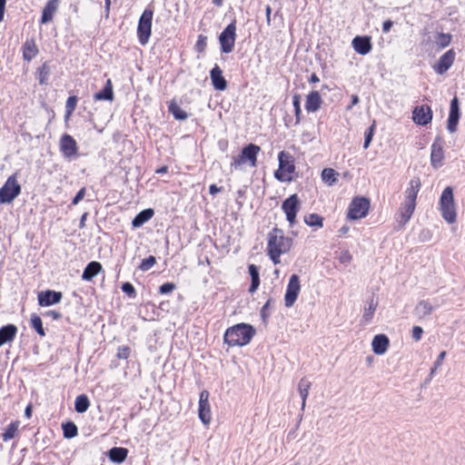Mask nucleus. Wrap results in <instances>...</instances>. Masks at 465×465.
<instances>
[{"label": "nucleus", "instance_id": "nucleus-1", "mask_svg": "<svg viewBox=\"0 0 465 465\" xmlns=\"http://www.w3.org/2000/svg\"><path fill=\"white\" fill-rule=\"evenodd\" d=\"M267 240V254L273 264H279L281 262V255L287 253L291 250L292 240L286 237L283 232L278 228L272 229L268 233Z\"/></svg>", "mask_w": 465, "mask_h": 465}, {"label": "nucleus", "instance_id": "nucleus-2", "mask_svg": "<svg viewBox=\"0 0 465 465\" xmlns=\"http://www.w3.org/2000/svg\"><path fill=\"white\" fill-rule=\"evenodd\" d=\"M421 187V182L419 177H413L409 182V185L405 190V197L401 207L399 208L400 224L401 227L411 220L417 204V196Z\"/></svg>", "mask_w": 465, "mask_h": 465}, {"label": "nucleus", "instance_id": "nucleus-3", "mask_svg": "<svg viewBox=\"0 0 465 465\" xmlns=\"http://www.w3.org/2000/svg\"><path fill=\"white\" fill-rule=\"evenodd\" d=\"M439 204L443 220L449 224L455 223L457 222V211L452 187L447 186L442 191Z\"/></svg>", "mask_w": 465, "mask_h": 465}, {"label": "nucleus", "instance_id": "nucleus-4", "mask_svg": "<svg viewBox=\"0 0 465 465\" xmlns=\"http://www.w3.org/2000/svg\"><path fill=\"white\" fill-rule=\"evenodd\" d=\"M278 161L279 168L274 173L275 177L282 182H290L295 170L292 156L290 153L282 151L278 154Z\"/></svg>", "mask_w": 465, "mask_h": 465}, {"label": "nucleus", "instance_id": "nucleus-5", "mask_svg": "<svg viewBox=\"0 0 465 465\" xmlns=\"http://www.w3.org/2000/svg\"><path fill=\"white\" fill-rule=\"evenodd\" d=\"M153 16V9L147 7L141 15L138 26L137 36L141 45H144L148 43L152 34V20Z\"/></svg>", "mask_w": 465, "mask_h": 465}, {"label": "nucleus", "instance_id": "nucleus-6", "mask_svg": "<svg viewBox=\"0 0 465 465\" xmlns=\"http://www.w3.org/2000/svg\"><path fill=\"white\" fill-rule=\"evenodd\" d=\"M370 209V201L366 197L357 196L354 197L347 212V219L355 221L367 216Z\"/></svg>", "mask_w": 465, "mask_h": 465}, {"label": "nucleus", "instance_id": "nucleus-7", "mask_svg": "<svg viewBox=\"0 0 465 465\" xmlns=\"http://www.w3.org/2000/svg\"><path fill=\"white\" fill-rule=\"evenodd\" d=\"M261 151L260 146L250 143L246 145L237 159H234V169L248 165L251 168L256 166L257 154Z\"/></svg>", "mask_w": 465, "mask_h": 465}, {"label": "nucleus", "instance_id": "nucleus-8", "mask_svg": "<svg viewBox=\"0 0 465 465\" xmlns=\"http://www.w3.org/2000/svg\"><path fill=\"white\" fill-rule=\"evenodd\" d=\"M20 193L21 186L17 183L16 174H12L0 188V203H11Z\"/></svg>", "mask_w": 465, "mask_h": 465}, {"label": "nucleus", "instance_id": "nucleus-9", "mask_svg": "<svg viewBox=\"0 0 465 465\" xmlns=\"http://www.w3.org/2000/svg\"><path fill=\"white\" fill-rule=\"evenodd\" d=\"M254 327L248 323L234 324V345L245 346L255 335Z\"/></svg>", "mask_w": 465, "mask_h": 465}, {"label": "nucleus", "instance_id": "nucleus-10", "mask_svg": "<svg viewBox=\"0 0 465 465\" xmlns=\"http://www.w3.org/2000/svg\"><path fill=\"white\" fill-rule=\"evenodd\" d=\"M59 148L64 158L72 160L78 155V145L74 138L68 134H64L59 142Z\"/></svg>", "mask_w": 465, "mask_h": 465}, {"label": "nucleus", "instance_id": "nucleus-11", "mask_svg": "<svg viewBox=\"0 0 465 465\" xmlns=\"http://www.w3.org/2000/svg\"><path fill=\"white\" fill-rule=\"evenodd\" d=\"M300 292V278L297 274H292L289 279L286 292L284 295V304L287 308L292 307L295 303Z\"/></svg>", "mask_w": 465, "mask_h": 465}, {"label": "nucleus", "instance_id": "nucleus-12", "mask_svg": "<svg viewBox=\"0 0 465 465\" xmlns=\"http://www.w3.org/2000/svg\"><path fill=\"white\" fill-rule=\"evenodd\" d=\"M444 157L443 141L440 136H437L431 144L430 164L432 168H440L444 164Z\"/></svg>", "mask_w": 465, "mask_h": 465}, {"label": "nucleus", "instance_id": "nucleus-13", "mask_svg": "<svg viewBox=\"0 0 465 465\" xmlns=\"http://www.w3.org/2000/svg\"><path fill=\"white\" fill-rule=\"evenodd\" d=\"M198 416L201 421L205 425L209 424L212 420L209 392L206 390L200 392Z\"/></svg>", "mask_w": 465, "mask_h": 465}, {"label": "nucleus", "instance_id": "nucleus-14", "mask_svg": "<svg viewBox=\"0 0 465 465\" xmlns=\"http://www.w3.org/2000/svg\"><path fill=\"white\" fill-rule=\"evenodd\" d=\"M282 209L286 215V219L290 225L292 226L295 223L296 215L299 209V199L296 194L291 195L287 198L282 205Z\"/></svg>", "mask_w": 465, "mask_h": 465}, {"label": "nucleus", "instance_id": "nucleus-15", "mask_svg": "<svg viewBox=\"0 0 465 465\" xmlns=\"http://www.w3.org/2000/svg\"><path fill=\"white\" fill-rule=\"evenodd\" d=\"M432 110L427 104L416 106L412 111V121L418 125H427L432 120Z\"/></svg>", "mask_w": 465, "mask_h": 465}, {"label": "nucleus", "instance_id": "nucleus-16", "mask_svg": "<svg viewBox=\"0 0 465 465\" xmlns=\"http://www.w3.org/2000/svg\"><path fill=\"white\" fill-rule=\"evenodd\" d=\"M63 294L61 292L46 290L38 293V304L42 307H48L57 304L61 302Z\"/></svg>", "mask_w": 465, "mask_h": 465}, {"label": "nucleus", "instance_id": "nucleus-17", "mask_svg": "<svg viewBox=\"0 0 465 465\" xmlns=\"http://www.w3.org/2000/svg\"><path fill=\"white\" fill-rule=\"evenodd\" d=\"M460 119V107L459 100L454 97L450 102V114L447 122V129L450 133L453 134L457 131V125Z\"/></svg>", "mask_w": 465, "mask_h": 465}, {"label": "nucleus", "instance_id": "nucleus-18", "mask_svg": "<svg viewBox=\"0 0 465 465\" xmlns=\"http://www.w3.org/2000/svg\"><path fill=\"white\" fill-rule=\"evenodd\" d=\"M455 59V52L450 49L441 55L439 61L433 65V69L439 74L446 73L453 64Z\"/></svg>", "mask_w": 465, "mask_h": 465}, {"label": "nucleus", "instance_id": "nucleus-19", "mask_svg": "<svg viewBox=\"0 0 465 465\" xmlns=\"http://www.w3.org/2000/svg\"><path fill=\"white\" fill-rule=\"evenodd\" d=\"M390 340L385 334H377L371 341V349L376 355H383L389 349Z\"/></svg>", "mask_w": 465, "mask_h": 465}, {"label": "nucleus", "instance_id": "nucleus-20", "mask_svg": "<svg viewBox=\"0 0 465 465\" xmlns=\"http://www.w3.org/2000/svg\"><path fill=\"white\" fill-rule=\"evenodd\" d=\"M60 0H48L43 8L40 23L45 25L53 20L54 14L57 11Z\"/></svg>", "mask_w": 465, "mask_h": 465}, {"label": "nucleus", "instance_id": "nucleus-21", "mask_svg": "<svg viewBox=\"0 0 465 465\" xmlns=\"http://www.w3.org/2000/svg\"><path fill=\"white\" fill-rule=\"evenodd\" d=\"M352 47L359 54L365 55L371 50V38L368 36H356L352 40Z\"/></svg>", "mask_w": 465, "mask_h": 465}, {"label": "nucleus", "instance_id": "nucleus-22", "mask_svg": "<svg viewBox=\"0 0 465 465\" xmlns=\"http://www.w3.org/2000/svg\"><path fill=\"white\" fill-rule=\"evenodd\" d=\"M230 40L232 41V22L227 25L225 29L222 32L219 36V41L221 44V48L223 53H230L232 49V45L230 43Z\"/></svg>", "mask_w": 465, "mask_h": 465}, {"label": "nucleus", "instance_id": "nucleus-23", "mask_svg": "<svg viewBox=\"0 0 465 465\" xmlns=\"http://www.w3.org/2000/svg\"><path fill=\"white\" fill-rule=\"evenodd\" d=\"M17 333V327L9 323L0 328V347L15 340Z\"/></svg>", "mask_w": 465, "mask_h": 465}, {"label": "nucleus", "instance_id": "nucleus-24", "mask_svg": "<svg viewBox=\"0 0 465 465\" xmlns=\"http://www.w3.org/2000/svg\"><path fill=\"white\" fill-rule=\"evenodd\" d=\"M22 52L23 59L31 62L39 53L35 41L33 38L27 39L22 46Z\"/></svg>", "mask_w": 465, "mask_h": 465}, {"label": "nucleus", "instance_id": "nucleus-25", "mask_svg": "<svg viewBox=\"0 0 465 465\" xmlns=\"http://www.w3.org/2000/svg\"><path fill=\"white\" fill-rule=\"evenodd\" d=\"M211 80L216 90L223 91L226 88L227 83L223 76V72L218 65H215L210 73Z\"/></svg>", "mask_w": 465, "mask_h": 465}, {"label": "nucleus", "instance_id": "nucleus-26", "mask_svg": "<svg viewBox=\"0 0 465 465\" xmlns=\"http://www.w3.org/2000/svg\"><path fill=\"white\" fill-rule=\"evenodd\" d=\"M322 104V98L317 91L311 92L306 96L305 108L309 113H314L318 111Z\"/></svg>", "mask_w": 465, "mask_h": 465}, {"label": "nucleus", "instance_id": "nucleus-27", "mask_svg": "<svg viewBox=\"0 0 465 465\" xmlns=\"http://www.w3.org/2000/svg\"><path fill=\"white\" fill-rule=\"evenodd\" d=\"M103 267L99 262L93 261L90 262L84 268L82 279L84 281H92L100 272H102Z\"/></svg>", "mask_w": 465, "mask_h": 465}, {"label": "nucleus", "instance_id": "nucleus-28", "mask_svg": "<svg viewBox=\"0 0 465 465\" xmlns=\"http://www.w3.org/2000/svg\"><path fill=\"white\" fill-rule=\"evenodd\" d=\"M128 455V450L123 447H114L109 450L107 456L109 460L114 463H123Z\"/></svg>", "mask_w": 465, "mask_h": 465}, {"label": "nucleus", "instance_id": "nucleus-29", "mask_svg": "<svg viewBox=\"0 0 465 465\" xmlns=\"http://www.w3.org/2000/svg\"><path fill=\"white\" fill-rule=\"evenodd\" d=\"M154 214L153 209L148 208L141 211L139 213L135 215V217L132 221V225L134 228H139L143 226L145 223H147Z\"/></svg>", "mask_w": 465, "mask_h": 465}, {"label": "nucleus", "instance_id": "nucleus-30", "mask_svg": "<svg viewBox=\"0 0 465 465\" xmlns=\"http://www.w3.org/2000/svg\"><path fill=\"white\" fill-rule=\"evenodd\" d=\"M94 99L95 101H113L114 91L113 84L110 79L106 81L104 87L100 92L94 94Z\"/></svg>", "mask_w": 465, "mask_h": 465}, {"label": "nucleus", "instance_id": "nucleus-31", "mask_svg": "<svg viewBox=\"0 0 465 465\" xmlns=\"http://www.w3.org/2000/svg\"><path fill=\"white\" fill-rule=\"evenodd\" d=\"M415 314L420 319L425 318L431 314L433 312V306L429 301H420L415 307Z\"/></svg>", "mask_w": 465, "mask_h": 465}, {"label": "nucleus", "instance_id": "nucleus-32", "mask_svg": "<svg viewBox=\"0 0 465 465\" xmlns=\"http://www.w3.org/2000/svg\"><path fill=\"white\" fill-rule=\"evenodd\" d=\"M312 387V382L309 381L306 378H302L298 383V391L300 396L302 398V410H304L306 406V400L309 395L310 389Z\"/></svg>", "mask_w": 465, "mask_h": 465}, {"label": "nucleus", "instance_id": "nucleus-33", "mask_svg": "<svg viewBox=\"0 0 465 465\" xmlns=\"http://www.w3.org/2000/svg\"><path fill=\"white\" fill-rule=\"evenodd\" d=\"M50 66L48 62H45L42 66L37 69L36 72V79L41 85H47L49 84V75H50Z\"/></svg>", "mask_w": 465, "mask_h": 465}, {"label": "nucleus", "instance_id": "nucleus-34", "mask_svg": "<svg viewBox=\"0 0 465 465\" xmlns=\"http://www.w3.org/2000/svg\"><path fill=\"white\" fill-rule=\"evenodd\" d=\"M90 407L89 398L85 394L78 395L74 401V410L78 413H84Z\"/></svg>", "mask_w": 465, "mask_h": 465}, {"label": "nucleus", "instance_id": "nucleus-35", "mask_svg": "<svg viewBox=\"0 0 465 465\" xmlns=\"http://www.w3.org/2000/svg\"><path fill=\"white\" fill-rule=\"evenodd\" d=\"M169 112L176 120L183 121L188 118V114L183 111L174 100H172L168 106Z\"/></svg>", "mask_w": 465, "mask_h": 465}, {"label": "nucleus", "instance_id": "nucleus-36", "mask_svg": "<svg viewBox=\"0 0 465 465\" xmlns=\"http://www.w3.org/2000/svg\"><path fill=\"white\" fill-rule=\"evenodd\" d=\"M20 425L19 420L12 421L5 430V432L2 434V440L5 442L9 441L14 439L18 431V428Z\"/></svg>", "mask_w": 465, "mask_h": 465}, {"label": "nucleus", "instance_id": "nucleus-37", "mask_svg": "<svg viewBox=\"0 0 465 465\" xmlns=\"http://www.w3.org/2000/svg\"><path fill=\"white\" fill-rule=\"evenodd\" d=\"M248 271H249V274L252 279V283H251L249 292L251 293H252L258 289L259 284H260L259 271H258L257 266L254 264L249 265Z\"/></svg>", "mask_w": 465, "mask_h": 465}, {"label": "nucleus", "instance_id": "nucleus-38", "mask_svg": "<svg viewBox=\"0 0 465 465\" xmlns=\"http://www.w3.org/2000/svg\"><path fill=\"white\" fill-rule=\"evenodd\" d=\"M338 173L332 168H325L322 172V179L329 186L333 185L337 182Z\"/></svg>", "mask_w": 465, "mask_h": 465}, {"label": "nucleus", "instance_id": "nucleus-39", "mask_svg": "<svg viewBox=\"0 0 465 465\" xmlns=\"http://www.w3.org/2000/svg\"><path fill=\"white\" fill-rule=\"evenodd\" d=\"M30 323H31V327L41 337L45 336V329L43 327V322H42V320H41L40 316H38L36 313H32L31 317H30Z\"/></svg>", "mask_w": 465, "mask_h": 465}, {"label": "nucleus", "instance_id": "nucleus-40", "mask_svg": "<svg viewBox=\"0 0 465 465\" xmlns=\"http://www.w3.org/2000/svg\"><path fill=\"white\" fill-rule=\"evenodd\" d=\"M62 429L65 439L74 438L78 434V428L73 421L64 423Z\"/></svg>", "mask_w": 465, "mask_h": 465}, {"label": "nucleus", "instance_id": "nucleus-41", "mask_svg": "<svg viewBox=\"0 0 465 465\" xmlns=\"http://www.w3.org/2000/svg\"><path fill=\"white\" fill-rule=\"evenodd\" d=\"M377 306H378V302H375L373 299H371L367 306L365 307L364 309V312H363V315H362V321L364 322H370V321L372 319L373 317V314L377 309Z\"/></svg>", "mask_w": 465, "mask_h": 465}, {"label": "nucleus", "instance_id": "nucleus-42", "mask_svg": "<svg viewBox=\"0 0 465 465\" xmlns=\"http://www.w3.org/2000/svg\"><path fill=\"white\" fill-rule=\"evenodd\" d=\"M322 221V217L317 213H311L304 217V223L311 227L316 226L322 228L323 226Z\"/></svg>", "mask_w": 465, "mask_h": 465}, {"label": "nucleus", "instance_id": "nucleus-43", "mask_svg": "<svg viewBox=\"0 0 465 465\" xmlns=\"http://www.w3.org/2000/svg\"><path fill=\"white\" fill-rule=\"evenodd\" d=\"M451 35L449 34L439 33L435 38V44L439 48H444L450 45Z\"/></svg>", "mask_w": 465, "mask_h": 465}, {"label": "nucleus", "instance_id": "nucleus-44", "mask_svg": "<svg viewBox=\"0 0 465 465\" xmlns=\"http://www.w3.org/2000/svg\"><path fill=\"white\" fill-rule=\"evenodd\" d=\"M77 104V97L76 96H69L66 100L65 104V118H69L73 112L75 110Z\"/></svg>", "mask_w": 465, "mask_h": 465}, {"label": "nucleus", "instance_id": "nucleus-45", "mask_svg": "<svg viewBox=\"0 0 465 465\" xmlns=\"http://www.w3.org/2000/svg\"><path fill=\"white\" fill-rule=\"evenodd\" d=\"M156 263V259L154 256L150 255L149 257L143 259L140 265L139 269L143 272H146L150 270Z\"/></svg>", "mask_w": 465, "mask_h": 465}, {"label": "nucleus", "instance_id": "nucleus-46", "mask_svg": "<svg viewBox=\"0 0 465 465\" xmlns=\"http://www.w3.org/2000/svg\"><path fill=\"white\" fill-rule=\"evenodd\" d=\"M131 354V348L127 345L118 347L116 357L122 360H127Z\"/></svg>", "mask_w": 465, "mask_h": 465}, {"label": "nucleus", "instance_id": "nucleus-47", "mask_svg": "<svg viewBox=\"0 0 465 465\" xmlns=\"http://www.w3.org/2000/svg\"><path fill=\"white\" fill-rule=\"evenodd\" d=\"M121 289L130 298H135L136 291L131 282H124L121 286Z\"/></svg>", "mask_w": 465, "mask_h": 465}, {"label": "nucleus", "instance_id": "nucleus-48", "mask_svg": "<svg viewBox=\"0 0 465 465\" xmlns=\"http://www.w3.org/2000/svg\"><path fill=\"white\" fill-rule=\"evenodd\" d=\"M207 46V37L203 35H200L198 36V40L195 45V49L197 52L202 53L205 50Z\"/></svg>", "mask_w": 465, "mask_h": 465}, {"label": "nucleus", "instance_id": "nucleus-49", "mask_svg": "<svg viewBox=\"0 0 465 465\" xmlns=\"http://www.w3.org/2000/svg\"><path fill=\"white\" fill-rule=\"evenodd\" d=\"M300 98H301V96L299 94H294L292 96V104H293L294 111H295L296 123L300 122V114H301Z\"/></svg>", "mask_w": 465, "mask_h": 465}, {"label": "nucleus", "instance_id": "nucleus-50", "mask_svg": "<svg viewBox=\"0 0 465 465\" xmlns=\"http://www.w3.org/2000/svg\"><path fill=\"white\" fill-rule=\"evenodd\" d=\"M375 129V122L370 126L368 132L365 134V139L363 143V148L367 149L372 140L373 133Z\"/></svg>", "mask_w": 465, "mask_h": 465}, {"label": "nucleus", "instance_id": "nucleus-51", "mask_svg": "<svg viewBox=\"0 0 465 465\" xmlns=\"http://www.w3.org/2000/svg\"><path fill=\"white\" fill-rule=\"evenodd\" d=\"M175 289V284L173 282H165L159 287L161 294H168Z\"/></svg>", "mask_w": 465, "mask_h": 465}, {"label": "nucleus", "instance_id": "nucleus-52", "mask_svg": "<svg viewBox=\"0 0 465 465\" xmlns=\"http://www.w3.org/2000/svg\"><path fill=\"white\" fill-rule=\"evenodd\" d=\"M223 340L224 343L228 345L226 350L229 351L230 347L232 346V326L227 328L223 336Z\"/></svg>", "mask_w": 465, "mask_h": 465}, {"label": "nucleus", "instance_id": "nucleus-53", "mask_svg": "<svg viewBox=\"0 0 465 465\" xmlns=\"http://www.w3.org/2000/svg\"><path fill=\"white\" fill-rule=\"evenodd\" d=\"M85 193H86V190L84 187L81 188L77 193L75 194V196L73 198L72 200V204L73 205H76L78 204L83 199L84 197L85 196Z\"/></svg>", "mask_w": 465, "mask_h": 465}, {"label": "nucleus", "instance_id": "nucleus-54", "mask_svg": "<svg viewBox=\"0 0 465 465\" xmlns=\"http://www.w3.org/2000/svg\"><path fill=\"white\" fill-rule=\"evenodd\" d=\"M412 338L414 341H418L421 339L423 334V329L420 326H414L411 331Z\"/></svg>", "mask_w": 465, "mask_h": 465}, {"label": "nucleus", "instance_id": "nucleus-55", "mask_svg": "<svg viewBox=\"0 0 465 465\" xmlns=\"http://www.w3.org/2000/svg\"><path fill=\"white\" fill-rule=\"evenodd\" d=\"M339 261L341 262V263H349L351 262V255L350 254V252L348 251H343L341 252L340 257H339Z\"/></svg>", "mask_w": 465, "mask_h": 465}, {"label": "nucleus", "instance_id": "nucleus-56", "mask_svg": "<svg viewBox=\"0 0 465 465\" xmlns=\"http://www.w3.org/2000/svg\"><path fill=\"white\" fill-rule=\"evenodd\" d=\"M432 234L430 230H422L420 233V240L421 242H428L431 239Z\"/></svg>", "mask_w": 465, "mask_h": 465}, {"label": "nucleus", "instance_id": "nucleus-57", "mask_svg": "<svg viewBox=\"0 0 465 465\" xmlns=\"http://www.w3.org/2000/svg\"><path fill=\"white\" fill-rule=\"evenodd\" d=\"M45 315L47 316V317L52 318L53 320H59V319L62 318V314L59 312L54 311V310L47 311L45 313Z\"/></svg>", "mask_w": 465, "mask_h": 465}, {"label": "nucleus", "instance_id": "nucleus-58", "mask_svg": "<svg viewBox=\"0 0 465 465\" xmlns=\"http://www.w3.org/2000/svg\"><path fill=\"white\" fill-rule=\"evenodd\" d=\"M446 354H447V353H446V351H441V352L438 355L437 360L434 361V364H433V365H435L436 367L440 368V367L441 366V364H442V362H443V361H444L445 357H446Z\"/></svg>", "mask_w": 465, "mask_h": 465}, {"label": "nucleus", "instance_id": "nucleus-59", "mask_svg": "<svg viewBox=\"0 0 465 465\" xmlns=\"http://www.w3.org/2000/svg\"><path fill=\"white\" fill-rule=\"evenodd\" d=\"M392 26V22L391 20H387L382 25V31L384 33H388Z\"/></svg>", "mask_w": 465, "mask_h": 465}, {"label": "nucleus", "instance_id": "nucleus-60", "mask_svg": "<svg viewBox=\"0 0 465 465\" xmlns=\"http://www.w3.org/2000/svg\"><path fill=\"white\" fill-rule=\"evenodd\" d=\"M5 3V0H0V22L4 19Z\"/></svg>", "mask_w": 465, "mask_h": 465}, {"label": "nucleus", "instance_id": "nucleus-61", "mask_svg": "<svg viewBox=\"0 0 465 465\" xmlns=\"http://www.w3.org/2000/svg\"><path fill=\"white\" fill-rule=\"evenodd\" d=\"M87 215H88L87 213H84L82 214L81 219H80V223H79V228L82 229V228H84L85 226V221H86Z\"/></svg>", "mask_w": 465, "mask_h": 465}, {"label": "nucleus", "instance_id": "nucleus-62", "mask_svg": "<svg viewBox=\"0 0 465 465\" xmlns=\"http://www.w3.org/2000/svg\"><path fill=\"white\" fill-rule=\"evenodd\" d=\"M359 103V98L357 95L351 96V104L348 106V110L351 109V107Z\"/></svg>", "mask_w": 465, "mask_h": 465}, {"label": "nucleus", "instance_id": "nucleus-63", "mask_svg": "<svg viewBox=\"0 0 465 465\" xmlns=\"http://www.w3.org/2000/svg\"><path fill=\"white\" fill-rule=\"evenodd\" d=\"M32 415V406L31 405H28L25 410V416L26 418H30Z\"/></svg>", "mask_w": 465, "mask_h": 465}, {"label": "nucleus", "instance_id": "nucleus-64", "mask_svg": "<svg viewBox=\"0 0 465 465\" xmlns=\"http://www.w3.org/2000/svg\"><path fill=\"white\" fill-rule=\"evenodd\" d=\"M219 188L215 184H212L209 188V192L211 194H215L217 192H219Z\"/></svg>", "mask_w": 465, "mask_h": 465}]
</instances>
